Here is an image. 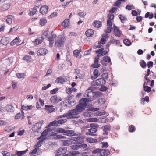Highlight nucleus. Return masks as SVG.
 Returning a JSON list of instances; mask_svg holds the SVG:
<instances>
[{
	"instance_id": "56",
	"label": "nucleus",
	"mask_w": 156,
	"mask_h": 156,
	"mask_svg": "<svg viewBox=\"0 0 156 156\" xmlns=\"http://www.w3.org/2000/svg\"><path fill=\"white\" fill-rule=\"evenodd\" d=\"M48 40L49 42L50 45L52 46L54 43L53 39H52V38L50 37L48 38Z\"/></svg>"
},
{
	"instance_id": "11",
	"label": "nucleus",
	"mask_w": 156,
	"mask_h": 156,
	"mask_svg": "<svg viewBox=\"0 0 156 156\" xmlns=\"http://www.w3.org/2000/svg\"><path fill=\"white\" fill-rule=\"evenodd\" d=\"M96 83L97 86H102L106 83V81L103 78H100L96 80Z\"/></svg>"
},
{
	"instance_id": "50",
	"label": "nucleus",
	"mask_w": 156,
	"mask_h": 156,
	"mask_svg": "<svg viewBox=\"0 0 156 156\" xmlns=\"http://www.w3.org/2000/svg\"><path fill=\"white\" fill-rule=\"evenodd\" d=\"M126 9L129 10H130L132 9H134V7L133 5H127L126 7Z\"/></svg>"
},
{
	"instance_id": "61",
	"label": "nucleus",
	"mask_w": 156,
	"mask_h": 156,
	"mask_svg": "<svg viewBox=\"0 0 156 156\" xmlns=\"http://www.w3.org/2000/svg\"><path fill=\"white\" fill-rule=\"evenodd\" d=\"M89 120L90 122H96L98 121V119L96 118H90Z\"/></svg>"
},
{
	"instance_id": "47",
	"label": "nucleus",
	"mask_w": 156,
	"mask_h": 156,
	"mask_svg": "<svg viewBox=\"0 0 156 156\" xmlns=\"http://www.w3.org/2000/svg\"><path fill=\"white\" fill-rule=\"evenodd\" d=\"M48 30H46L44 31L43 33L41 38L43 39L45 38V37H47L48 35Z\"/></svg>"
},
{
	"instance_id": "51",
	"label": "nucleus",
	"mask_w": 156,
	"mask_h": 156,
	"mask_svg": "<svg viewBox=\"0 0 156 156\" xmlns=\"http://www.w3.org/2000/svg\"><path fill=\"white\" fill-rule=\"evenodd\" d=\"M16 76L18 78H24L25 74L23 73H17Z\"/></svg>"
},
{
	"instance_id": "10",
	"label": "nucleus",
	"mask_w": 156,
	"mask_h": 156,
	"mask_svg": "<svg viewBox=\"0 0 156 156\" xmlns=\"http://www.w3.org/2000/svg\"><path fill=\"white\" fill-rule=\"evenodd\" d=\"M114 34L116 36H120L121 34L119 27L115 26V25H113Z\"/></svg>"
},
{
	"instance_id": "17",
	"label": "nucleus",
	"mask_w": 156,
	"mask_h": 156,
	"mask_svg": "<svg viewBox=\"0 0 156 156\" xmlns=\"http://www.w3.org/2000/svg\"><path fill=\"white\" fill-rule=\"evenodd\" d=\"M53 107L52 105L50 106L46 105H45V109L48 112L51 113L54 110V109L53 108Z\"/></svg>"
},
{
	"instance_id": "19",
	"label": "nucleus",
	"mask_w": 156,
	"mask_h": 156,
	"mask_svg": "<svg viewBox=\"0 0 156 156\" xmlns=\"http://www.w3.org/2000/svg\"><path fill=\"white\" fill-rule=\"evenodd\" d=\"M9 43V41L7 38L5 37H3L2 38L1 40V43L2 44L4 45H6Z\"/></svg>"
},
{
	"instance_id": "49",
	"label": "nucleus",
	"mask_w": 156,
	"mask_h": 156,
	"mask_svg": "<svg viewBox=\"0 0 156 156\" xmlns=\"http://www.w3.org/2000/svg\"><path fill=\"white\" fill-rule=\"evenodd\" d=\"M101 76L102 77V78H103V79H107L108 77V74L107 73H103L101 75Z\"/></svg>"
},
{
	"instance_id": "13",
	"label": "nucleus",
	"mask_w": 156,
	"mask_h": 156,
	"mask_svg": "<svg viewBox=\"0 0 156 156\" xmlns=\"http://www.w3.org/2000/svg\"><path fill=\"white\" fill-rule=\"evenodd\" d=\"M48 9V7L47 5L42 6L40 9V13L42 14H44L46 13Z\"/></svg>"
},
{
	"instance_id": "30",
	"label": "nucleus",
	"mask_w": 156,
	"mask_h": 156,
	"mask_svg": "<svg viewBox=\"0 0 156 156\" xmlns=\"http://www.w3.org/2000/svg\"><path fill=\"white\" fill-rule=\"evenodd\" d=\"M69 19H66L62 23V26L65 27H67L69 24Z\"/></svg>"
},
{
	"instance_id": "25",
	"label": "nucleus",
	"mask_w": 156,
	"mask_h": 156,
	"mask_svg": "<svg viewBox=\"0 0 156 156\" xmlns=\"http://www.w3.org/2000/svg\"><path fill=\"white\" fill-rule=\"evenodd\" d=\"M93 26L97 28H99L101 27V22L99 21H96L93 23Z\"/></svg>"
},
{
	"instance_id": "46",
	"label": "nucleus",
	"mask_w": 156,
	"mask_h": 156,
	"mask_svg": "<svg viewBox=\"0 0 156 156\" xmlns=\"http://www.w3.org/2000/svg\"><path fill=\"white\" fill-rule=\"evenodd\" d=\"M42 42V40L41 39H36V40L34 42V43L35 45H36L41 43Z\"/></svg>"
},
{
	"instance_id": "39",
	"label": "nucleus",
	"mask_w": 156,
	"mask_h": 156,
	"mask_svg": "<svg viewBox=\"0 0 156 156\" xmlns=\"http://www.w3.org/2000/svg\"><path fill=\"white\" fill-rule=\"evenodd\" d=\"M123 42L126 45L128 46H129L131 44L130 41L128 39H124L123 40Z\"/></svg>"
},
{
	"instance_id": "29",
	"label": "nucleus",
	"mask_w": 156,
	"mask_h": 156,
	"mask_svg": "<svg viewBox=\"0 0 156 156\" xmlns=\"http://www.w3.org/2000/svg\"><path fill=\"white\" fill-rule=\"evenodd\" d=\"M100 121L102 123H106L108 121V119L106 117L103 116L100 118Z\"/></svg>"
},
{
	"instance_id": "54",
	"label": "nucleus",
	"mask_w": 156,
	"mask_h": 156,
	"mask_svg": "<svg viewBox=\"0 0 156 156\" xmlns=\"http://www.w3.org/2000/svg\"><path fill=\"white\" fill-rule=\"evenodd\" d=\"M23 59V60H26L27 61H30L31 59V56L29 55H27L24 56Z\"/></svg>"
},
{
	"instance_id": "36",
	"label": "nucleus",
	"mask_w": 156,
	"mask_h": 156,
	"mask_svg": "<svg viewBox=\"0 0 156 156\" xmlns=\"http://www.w3.org/2000/svg\"><path fill=\"white\" fill-rule=\"evenodd\" d=\"M140 65L143 68H144L146 67L147 64L144 61L141 60L140 62Z\"/></svg>"
},
{
	"instance_id": "15",
	"label": "nucleus",
	"mask_w": 156,
	"mask_h": 156,
	"mask_svg": "<svg viewBox=\"0 0 156 156\" xmlns=\"http://www.w3.org/2000/svg\"><path fill=\"white\" fill-rule=\"evenodd\" d=\"M20 41L21 40L20 39L19 37H16L10 43V45L12 46H13L15 44L19 45H20Z\"/></svg>"
},
{
	"instance_id": "64",
	"label": "nucleus",
	"mask_w": 156,
	"mask_h": 156,
	"mask_svg": "<svg viewBox=\"0 0 156 156\" xmlns=\"http://www.w3.org/2000/svg\"><path fill=\"white\" fill-rule=\"evenodd\" d=\"M111 42L114 44H119V41L118 40L112 39L111 40Z\"/></svg>"
},
{
	"instance_id": "31",
	"label": "nucleus",
	"mask_w": 156,
	"mask_h": 156,
	"mask_svg": "<svg viewBox=\"0 0 156 156\" xmlns=\"http://www.w3.org/2000/svg\"><path fill=\"white\" fill-rule=\"evenodd\" d=\"M47 20L46 19L41 18L40 21V24L41 26H44L47 23Z\"/></svg>"
},
{
	"instance_id": "40",
	"label": "nucleus",
	"mask_w": 156,
	"mask_h": 156,
	"mask_svg": "<svg viewBox=\"0 0 156 156\" xmlns=\"http://www.w3.org/2000/svg\"><path fill=\"white\" fill-rule=\"evenodd\" d=\"M105 111L102 110L101 111H98L97 112L95 113L94 114H96V115L97 116H101L105 114Z\"/></svg>"
},
{
	"instance_id": "48",
	"label": "nucleus",
	"mask_w": 156,
	"mask_h": 156,
	"mask_svg": "<svg viewBox=\"0 0 156 156\" xmlns=\"http://www.w3.org/2000/svg\"><path fill=\"white\" fill-rule=\"evenodd\" d=\"M93 74L95 76H96L97 77L100 74V73H99L98 70L97 69L94 70Z\"/></svg>"
},
{
	"instance_id": "23",
	"label": "nucleus",
	"mask_w": 156,
	"mask_h": 156,
	"mask_svg": "<svg viewBox=\"0 0 156 156\" xmlns=\"http://www.w3.org/2000/svg\"><path fill=\"white\" fill-rule=\"evenodd\" d=\"M51 131L50 128H47L44 131L41 133V135L44 137L46 136L48 134V132Z\"/></svg>"
},
{
	"instance_id": "62",
	"label": "nucleus",
	"mask_w": 156,
	"mask_h": 156,
	"mask_svg": "<svg viewBox=\"0 0 156 156\" xmlns=\"http://www.w3.org/2000/svg\"><path fill=\"white\" fill-rule=\"evenodd\" d=\"M153 62L150 61H149L147 64V67L149 68H151L153 66Z\"/></svg>"
},
{
	"instance_id": "32",
	"label": "nucleus",
	"mask_w": 156,
	"mask_h": 156,
	"mask_svg": "<svg viewBox=\"0 0 156 156\" xmlns=\"http://www.w3.org/2000/svg\"><path fill=\"white\" fill-rule=\"evenodd\" d=\"M67 121V120L66 119H60L57 121L58 126H60V125H62L66 123Z\"/></svg>"
},
{
	"instance_id": "4",
	"label": "nucleus",
	"mask_w": 156,
	"mask_h": 156,
	"mask_svg": "<svg viewBox=\"0 0 156 156\" xmlns=\"http://www.w3.org/2000/svg\"><path fill=\"white\" fill-rule=\"evenodd\" d=\"M44 120L41 121L36 123L33 125L32 128V131L34 133H41V128L43 124H44Z\"/></svg>"
},
{
	"instance_id": "28",
	"label": "nucleus",
	"mask_w": 156,
	"mask_h": 156,
	"mask_svg": "<svg viewBox=\"0 0 156 156\" xmlns=\"http://www.w3.org/2000/svg\"><path fill=\"white\" fill-rule=\"evenodd\" d=\"M30 13H29V15L30 16H33L37 12V9L36 7H34L33 9H30Z\"/></svg>"
},
{
	"instance_id": "18",
	"label": "nucleus",
	"mask_w": 156,
	"mask_h": 156,
	"mask_svg": "<svg viewBox=\"0 0 156 156\" xmlns=\"http://www.w3.org/2000/svg\"><path fill=\"white\" fill-rule=\"evenodd\" d=\"M10 7V5L8 4H3L1 8L0 9V11H5L8 9Z\"/></svg>"
},
{
	"instance_id": "12",
	"label": "nucleus",
	"mask_w": 156,
	"mask_h": 156,
	"mask_svg": "<svg viewBox=\"0 0 156 156\" xmlns=\"http://www.w3.org/2000/svg\"><path fill=\"white\" fill-rule=\"evenodd\" d=\"M48 52V50L45 48H41L37 52L38 55H44Z\"/></svg>"
},
{
	"instance_id": "42",
	"label": "nucleus",
	"mask_w": 156,
	"mask_h": 156,
	"mask_svg": "<svg viewBox=\"0 0 156 156\" xmlns=\"http://www.w3.org/2000/svg\"><path fill=\"white\" fill-rule=\"evenodd\" d=\"M7 18L6 21L8 23L11 24L12 23V20L11 17H12V16H7Z\"/></svg>"
},
{
	"instance_id": "53",
	"label": "nucleus",
	"mask_w": 156,
	"mask_h": 156,
	"mask_svg": "<svg viewBox=\"0 0 156 156\" xmlns=\"http://www.w3.org/2000/svg\"><path fill=\"white\" fill-rule=\"evenodd\" d=\"M3 156H10V153L7 151H3L2 152Z\"/></svg>"
},
{
	"instance_id": "8",
	"label": "nucleus",
	"mask_w": 156,
	"mask_h": 156,
	"mask_svg": "<svg viewBox=\"0 0 156 156\" xmlns=\"http://www.w3.org/2000/svg\"><path fill=\"white\" fill-rule=\"evenodd\" d=\"M87 147L86 144H75L71 146V148L73 150H77L79 148L84 149Z\"/></svg>"
},
{
	"instance_id": "63",
	"label": "nucleus",
	"mask_w": 156,
	"mask_h": 156,
	"mask_svg": "<svg viewBox=\"0 0 156 156\" xmlns=\"http://www.w3.org/2000/svg\"><path fill=\"white\" fill-rule=\"evenodd\" d=\"M100 66V64L98 63H94L91 65V67L93 68H98Z\"/></svg>"
},
{
	"instance_id": "33",
	"label": "nucleus",
	"mask_w": 156,
	"mask_h": 156,
	"mask_svg": "<svg viewBox=\"0 0 156 156\" xmlns=\"http://www.w3.org/2000/svg\"><path fill=\"white\" fill-rule=\"evenodd\" d=\"M49 126H58V124L57 123V121L56 120H54L51 122L49 123L48 125Z\"/></svg>"
},
{
	"instance_id": "44",
	"label": "nucleus",
	"mask_w": 156,
	"mask_h": 156,
	"mask_svg": "<svg viewBox=\"0 0 156 156\" xmlns=\"http://www.w3.org/2000/svg\"><path fill=\"white\" fill-rule=\"evenodd\" d=\"M45 138H43L38 141L37 144V145L38 147H40L41 146L42 142L45 140Z\"/></svg>"
},
{
	"instance_id": "38",
	"label": "nucleus",
	"mask_w": 156,
	"mask_h": 156,
	"mask_svg": "<svg viewBox=\"0 0 156 156\" xmlns=\"http://www.w3.org/2000/svg\"><path fill=\"white\" fill-rule=\"evenodd\" d=\"M101 93L100 92L98 91L96 92H94V100H95L96 98L99 97L101 96Z\"/></svg>"
},
{
	"instance_id": "2",
	"label": "nucleus",
	"mask_w": 156,
	"mask_h": 156,
	"mask_svg": "<svg viewBox=\"0 0 156 156\" xmlns=\"http://www.w3.org/2000/svg\"><path fill=\"white\" fill-rule=\"evenodd\" d=\"M67 151V148L66 147H61L58 149L57 150L55 151V153L56 154L55 156H78V155L80 154L77 151H73L72 153L65 154Z\"/></svg>"
},
{
	"instance_id": "6",
	"label": "nucleus",
	"mask_w": 156,
	"mask_h": 156,
	"mask_svg": "<svg viewBox=\"0 0 156 156\" xmlns=\"http://www.w3.org/2000/svg\"><path fill=\"white\" fill-rule=\"evenodd\" d=\"M62 37H58L56 39L55 42V45L57 47H61L63 46L65 41Z\"/></svg>"
},
{
	"instance_id": "27",
	"label": "nucleus",
	"mask_w": 156,
	"mask_h": 156,
	"mask_svg": "<svg viewBox=\"0 0 156 156\" xmlns=\"http://www.w3.org/2000/svg\"><path fill=\"white\" fill-rule=\"evenodd\" d=\"M27 151L28 150L27 149L24 151H16V152L15 154L17 155L18 156H21L25 154Z\"/></svg>"
},
{
	"instance_id": "59",
	"label": "nucleus",
	"mask_w": 156,
	"mask_h": 156,
	"mask_svg": "<svg viewBox=\"0 0 156 156\" xmlns=\"http://www.w3.org/2000/svg\"><path fill=\"white\" fill-rule=\"evenodd\" d=\"M90 127H91L94 128H95L96 129H97V128L99 127V126L98 124L95 123H93L90 125Z\"/></svg>"
},
{
	"instance_id": "41",
	"label": "nucleus",
	"mask_w": 156,
	"mask_h": 156,
	"mask_svg": "<svg viewBox=\"0 0 156 156\" xmlns=\"http://www.w3.org/2000/svg\"><path fill=\"white\" fill-rule=\"evenodd\" d=\"M105 99L103 98H99L98 100V102L100 105H101L105 103Z\"/></svg>"
},
{
	"instance_id": "1",
	"label": "nucleus",
	"mask_w": 156,
	"mask_h": 156,
	"mask_svg": "<svg viewBox=\"0 0 156 156\" xmlns=\"http://www.w3.org/2000/svg\"><path fill=\"white\" fill-rule=\"evenodd\" d=\"M81 99L79 101V104L76 106V108L70 110L72 116L78 115L79 113L84 111L86 108L90 107L91 105H88L87 103L84 100L81 101Z\"/></svg>"
},
{
	"instance_id": "7",
	"label": "nucleus",
	"mask_w": 156,
	"mask_h": 156,
	"mask_svg": "<svg viewBox=\"0 0 156 156\" xmlns=\"http://www.w3.org/2000/svg\"><path fill=\"white\" fill-rule=\"evenodd\" d=\"M50 100L53 103H56L62 100L61 98L57 95L53 96L51 97Z\"/></svg>"
},
{
	"instance_id": "43",
	"label": "nucleus",
	"mask_w": 156,
	"mask_h": 156,
	"mask_svg": "<svg viewBox=\"0 0 156 156\" xmlns=\"http://www.w3.org/2000/svg\"><path fill=\"white\" fill-rule=\"evenodd\" d=\"M135 128L133 125H130L129 128V130L130 132H133L135 131Z\"/></svg>"
},
{
	"instance_id": "20",
	"label": "nucleus",
	"mask_w": 156,
	"mask_h": 156,
	"mask_svg": "<svg viewBox=\"0 0 156 156\" xmlns=\"http://www.w3.org/2000/svg\"><path fill=\"white\" fill-rule=\"evenodd\" d=\"M94 33V31L91 29L88 30L85 32V34L87 37H92Z\"/></svg>"
},
{
	"instance_id": "58",
	"label": "nucleus",
	"mask_w": 156,
	"mask_h": 156,
	"mask_svg": "<svg viewBox=\"0 0 156 156\" xmlns=\"http://www.w3.org/2000/svg\"><path fill=\"white\" fill-rule=\"evenodd\" d=\"M74 97V95L72 94H69L68 95V96L66 98V99L67 100L70 101L71 100L72 98H73Z\"/></svg>"
},
{
	"instance_id": "9",
	"label": "nucleus",
	"mask_w": 156,
	"mask_h": 156,
	"mask_svg": "<svg viewBox=\"0 0 156 156\" xmlns=\"http://www.w3.org/2000/svg\"><path fill=\"white\" fill-rule=\"evenodd\" d=\"M69 80L68 77L65 79L62 77H58L55 80V83H60L62 84L64 82L67 81Z\"/></svg>"
},
{
	"instance_id": "21",
	"label": "nucleus",
	"mask_w": 156,
	"mask_h": 156,
	"mask_svg": "<svg viewBox=\"0 0 156 156\" xmlns=\"http://www.w3.org/2000/svg\"><path fill=\"white\" fill-rule=\"evenodd\" d=\"M71 116H72V115L71 114V113L69 111V112H68V113H67L66 114H64L63 115L57 117L56 119H59L65 117H70Z\"/></svg>"
},
{
	"instance_id": "60",
	"label": "nucleus",
	"mask_w": 156,
	"mask_h": 156,
	"mask_svg": "<svg viewBox=\"0 0 156 156\" xmlns=\"http://www.w3.org/2000/svg\"><path fill=\"white\" fill-rule=\"evenodd\" d=\"M121 2L118 0L114 3L113 5L115 6L119 7L121 5Z\"/></svg>"
},
{
	"instance_id": "5",
	"label": "nucleus",
	"mask_w": 156,
	"mask_h": 156,
	"mask_svg": "<svg viewBox=\"0 0 156 156\" xmlns=\"http://www.w3.org/2000/svg\"><path fill=\"white\" fill-rule=\"evenodd\" d=\"M57 132L59 133H63L64 135L71 136L75 135L73 130H71L65 129L62 128H58L56 130Z\"/></svg>"
},
{
	"instance_id": "16",
	"label": "nucleus",
	"mask_w": 156,
	"mask_h": 156,
	"mask_svg": "<svg viewBox=\"0 0 156 156\" xmlns=\"http://www.w3.org/2000/svg\"><path fill=\"white\" fill-rule=\"evenodd\" d=\"M110 154V152L108 150L101 149L100 155L101 156H108Z\"/></svg>"
},
{
	"instance_id": "3",
	"label": "nucleus",
	"mask_w": 156,
	"mask_h": 156,
	"mask_svg": "<svg viewBox=\"0 0 156 156\" xmlns=\"http://www.w3.org/2000/svg\"><path fill=\"white\" fill-rule=\"evenodd\" d=\"M87 94V98H83L81 99V101H85L86 102H89L94 100V92H93L92 90L89 88L86 91Z\"/></svg>"
},
{
	"instance_id": "34",
	"label": "nucleus",
	"mask_w": 156,
	"mask_h": 156,
	"mask_svg": "<svg viewBox=\"0 0 156 156\" xmlns=\"http://www.w3.org/2000/svg\"><path fill=\"white\" fill-rule=\"evenodd\" d=\"M101 149L97 148L93 150L92 151V153L94 154H99L100 155V152H101Z\"/></svg>"
},
{
	"instance_id": "55",
	"label": "nucleus",
	"mask_w": 156,
	"mask_h": 156,
	"mask_svg": "<svg viewBox=\"0 0 156 156\" xmlns=\"http://www.w3.org/2000/svg\"><path fill=\"white\" fill-rule=\"evenodd\" d=\"M144 90L146 92H149L151 91V88L148 87L147 86H146V87H144Z\"/></svg>"
},
{
	"instance_id": "14",
	"label": "nucleus",
	"mask_w": 156,
	"mask_h": 156,
	"mask_svg": "<svg viewBox=\"0 0 156 156\" xmlns=\"http://www.w3.org/2000/svg\"><path fill=\"white\" fill-rule=\"evenodd\" d=\"M97 131V129L91 127V128L89 130V132L86 133V135H91L95 136L96 135L94 133H95Z\"/></svg>"
},
{
	"instance_id": "22",
	"label": "nucleus",
	"mask_w": 156,
	"mask_h": 156,
	"mask_svg": "<svg viewBox=\"0 0 156 156\" xmlns=\"http://www.w3.org/2000/svg\"><path fill=\"white\" fill-rule=\"evenodd\" d=\"M73 144V141L71 140H65L63 142V145L64 146H69Z\"/></svg>"
},
{
	"instance_id": "24",
	"label": "nucleus",
	"mask_w": 156,
	"mask_h": 156,
	"mask_svg": "<svg viewBox=\"0 0 156 156\" xmlns=\"http://www.w3.org/2000/svg\"><path fill=\"white\" fill-rule=\"evenodd\" d=\"M88 111L87 110L86 112L83 113V115L86 117H89L92 116L93 115V113Z\"/></svg>"
},
{
	"instance_id": "35",
	"label": "nucleus",
	"mask_w": 156,
	"mask_h": 156,
	"mask_svg": "<svg viewBox=\"0 0 156 156\" xmlns=\"http://www.w3.org/2000/svg\"><path fill=\"white\" fill-rule=\"evenodd\" d=\"M103 60L108 63L111 62L110 58L107 56H105L103 57Z\"/></svg>"
},
{
	"instance_id": "45",
	"label": "nucleus",
	"mask_w": 156,
	"mask_h": 156,
	"mask_svg": "<svg viewBox=\"0 0 156 156\" xmlns=\"http://www.w3.org/2000/svg\"><path fill=\"white\" fill-rule=\"evenodd\" d=\"M113 29V28L111 26L108 27L106 29H105V32L106 33H110Z\"/></svg>"
},
{
	"instance_id": "52",
	"label": "nucleus",
	"mask_w": 156,
	"mask_h": 156,
	"mask_svg": "<svg viewBox=\"0 0 156 156\" xmlns=\"http://www.w3.org/2000/svg\"><path fill=\"white\" fill-rule=\"evenodd\" d=\"M118 17L120 18L122 22H123V20H127V19L126 17L120 14L118 16Z\"/></svg>"
},
{
	"instance_id": "26",
	"label": "nucleus",
	"mask_w": 156,
	"mask_h": 156,
	"mask_svg": "<svg viewBox=\"0 0 156 156\" xmlns=\"http://www.w3.org/2000/svg\"><path fill=\"white\" fill-rule=\"evenodd\" d=\"M80 137L78 136H76L71 137V140L75 141L76 143H80Z\"/></svg>"
},
{
	"instance_id": "37",
	"label": "nucleus",
	"mask_w": 156,
	"mask_h": 156,
	"mask_svg": "<svg viewBox=\"0 0 156 156\" xmlns=\"http://www.w3.org/2000/svg\"><path fill=\"white\" fill-rule=\"evenodd\" d=\"M101 129L103 130V131H108L110 130L111 129L110 127L108 125H106L104 126H103L101 127Z\"/></svg>"
},
{
	"instance_id": "57",
	"label": "nucleus",
	"mask_w": 156,
	"mask_h": 156,
	"mask_svg": "<svg viewBox=\"0 0 156 156\" xmlns=\"http://www.w3.org/2000/svg\"><path fill=\"white\" fill-rule=\"evenodd\" d=\"M99 109L98 108H94L93 107L90 108H88L87 109V111H96L98 110Z\"/></svg>"
}]
</instances>
